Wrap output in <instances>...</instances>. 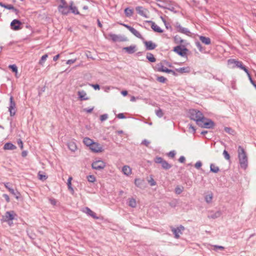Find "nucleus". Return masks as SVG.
Returning <instances> with one entry per match:
<instances>
[{
    "label": "nucleus",
    "instance_id": "nucleus-1",
    "mask_svg": "<svg viewBox=\"0 0 256 256\" xmlns=\"http://www.w3.org/2000/svg\"><path fill=\"white\" fill-rule=\"evenodd\" d=\"M238 156L242 168H246L248 166V158L244 148L240 146L238 147Z\"/></svg>",
    "mask_w": 256,
    "mask_h": 256
},
{
    "label": "nucleus",
    "instance_id": "nucleus-2",
    "mask_svg": "<svg viewBox=\"0 0 256 256\" xmlns=\"http://www.w3.org/2000/svg\"><path fill=\"white\" fill-rule=\"evenodd\" d=\"M188 114L190 118L196 121L197 124L202 122V118L204 115L200 111L194 109L190 110Z\"/></svg>",
    "mask_w": 256,
    "mask_h": 256
},
{
    "label": "nucleus",
    "instance_id": "nucleus-3",
    "mask_svg": "<svg viewBox=\"0 0 256 256\" xmlns=\"http://www.w3.org/2000/svg\"><path fill=\"white\" fill-rule=\"evenodd\" d=\"M198 125L202 128H212L214 126V123L212 120L206 118L204 116L202 118V122L198 124Z\"/></svg>",
    "mask_w": 256,
    "mask_h": 256
},
{
    "label": "nucleus",
    "instance_id": "nucleus-4",
    "mask_svg": "<svg viewBox=\"0 0 256 256\" xmlns=\"http://www.w3.org/2000/svg\"><path fill=\"white\" fill-rule=\"evenodd\" d=\"M154 162L156 164H160L162 168L164 170H169L172 168V165L168 164L162 157L156 156L154 159Z\"/></svg>",
    "mask_w": 256,
    "mask_h": 256
},
{
    "label": "nucleus",
    "instance_id": "nucleus-5",
    "mask_svg": "<svg viewBox=\"0 0 256 256\" xmlns=\"http://www.w3.org/2000/svg\"><path fill=\"white\" fill-rule=\"evenodd\" d=\"M92 166L94 170H100L106 167V163L102 160H98L92 163Z\"/></svg>",
    "mask_w": 256,
    "mask_h": 256
},
{
    "label": "nucleus",
    "instance_id": "nucleus-6",
    "mask_svg": "<svg viewBox=\"0 0 256 256\" xmlns=\"http://www.w3.org/2000/svg\"><path fill=\"white\" fill-rule=\"evenodd\" d=\"M16 104L14 100V98L10 96V106L8 107V111L10 113V116H13L15 115L16 112Z\"/></svg>",
    "mask_w": 256,
    "mask_h": 256
},
{
    "label": "nucleus",
    "instance_id": "nucleus-7",
    "mask_svg": "<svg viewBox=\"0 0 256 256\" xmlns=\"http://www.w3.org/2000/svg\"><path fill=\"white\" fill-rule=\"evenodd\" d=\"M136 10L138 14L140 16L145 18H148V10L147 9L144 8L142 6H138L136 8Z\"/></svg>",
    "mask_w": 256,
    "mask_h": 256
},
{
    "label": "nucleus",
    "instance_id": "nucleus-8",
    "mask_svg": "<svg viewBox=\"0 0 256 256\" xmlns=\"http://www.w3.org/2000/svg\"><path fill=\"white\" fill-rule=\"evenodd\" d=\"M174 51L176 52L178 55L184 56L186 55V52L188 49L185 48H182L180 46H178L174 48Z\"/></svg>",
    "mask_w": 256,
    "mask_h": 256
},
{
    "label": "nucleus",
    "instance_id": "nucleus-9",
    "mask_svg": "<svg viewBox=\"0 0 256 256\" xmlns=\"http://www.w3.org/2000/svg\"><path fill=\"white\" fill-rule=\"evenodd\" d=\"M90 149L94 152H100L104 150L100 144L96 142H92V144L91 145Z\"/></svg>",
    "mask_w": 256,
    "mask_h": 256
},
{
    "label": "nucleus",
    "instance_id": "nucleus-10",
    "mask_svg": "<svg viewBox=\"0 0 256 256\" xmlns=\"http://www.w3.org/2000/svg\"><path fill=\"white\" fill-rule=\"evenodd\" d=\"M22 24V23L20 20L14 19L10 23V28L12 30H18L22 28L20 27Z\"/></svg>",
    "mask_w": 256,
    "mask_h": 256
},
{
    "label": "nucleus",
    "instance_id": "nucleus-11",
    "mask_svg": "<svg viewBox=\"0 0 256 256\" xmlns=\"http://www.w3.org/2000/svg\"><path fill=\"white\" fill-rule=\"evenodd\" d=\"M176 27L177 29V30L178 32L185 34L187 36H190V31L187 28L182 27L180 23L176 22Z\"/></svg>",
    "mask_w": 256,
    "mask_h": 256
},
{
    "label": "nucleus",
    "instance_id": "nucleus-12",
    "mask_svg": "<svg viewBox=\"0 0 256 256\" xmlns=\"http://www.w3.org/2000/svg\"><path fill=\"white\" fill-rule=\"evenodd\" d=\"M143 43L144 44L146 49L148 50H153L156 47V44L151 40H144Z\"/></svg>",
    "mask_w": 256,
    "mask_h": 256
},
{
    "label": "nucleus",
    "instance_id": "nucleus-13",
    "mask_svg": "<svg viewBox=\"0 0 256 256\" xmlns=\"http://www.w3.org/2000/svg\"><path fill=\"white\" fill-rule=\"evenodd\" d=\"M14 214H15L14 211L6 212L5 214V216L3 217L4 221L8 222L13 220L14 218Z\"/></svg>",
    "mask_w": 256,
    "mask_h": 256
},
{
    "label": "nucleus",
    "instance_id": "nucleus-14",
    "mask_svg": "<svg viewBox=\"0 0 256 256\" xmlns=\"http://www.w3.org/2000/svg\"><path fill=\"white\" fill-rule=\"evenodd\" d=\"M122 50L128 54H132L136 51V46L131 45L130 46L124 47Z\"/></svg>",
    "mask_w": 256,
    "mask_h": 256
},
{
    "label": "nucleus",
    "instance_id": "nucleus-15",
    "mask_svg": "<svg viewBox=\"0 0 256 256\" xmlns=\"http://www.w3.org/2000/svg\"><path fill=\"white\" fill-rule=\"evenodd\" d=\"M86 214L88 216H90L93 218L94 219L98 220L99 218L98 216H96V214L95 212L92 211L90 208L88 207H86L83 210Z\"/></svg>",
    "mask_w": 256,
    "mask_h": 256
},
{
    "label": "nucleus",
    "instance_id": "nucleus-16",
    "mask_svg": "<svg viewBox=\"0 0 256 256\" xmlns=\"http://www.w3.org/2000/svg\"><path fill=\"white\" fill-rule=\"evenodd\" d=\"M228 64H234L236 66L242 69L244 66L242 64V62L236 60L234 59H230L228 60Z\"/></svg>",
    "mask_w": 256,
    "mask_h": 256
},
{
    "label": "nucleus",
    "instance_id": "nucleus-17",
    "mask_svg": "<svg viewBox=\"0 0 256 256\" xmlns=\"http://www.w3.org/2000/svg\"><path fill=\"white\" fill-rule=\"evenodd\" d=\"M147 22L151 24V28L156 32L162 33L163 30H162L158 26H157L155 22L151 20L146 21Z\"/></svg>",
    "mask_w": 256,
    "mask_h": 256
},
{
    "label": "nucleus",
    "instance_id": "nucleus-18",
    "mask_svg": "<svg viewBox=\"0 0 256 256\" xmlns=\"http://www.w3.org/2000/svg\"><path fill=\"white\" fill-rule=\"evenodd\" d=\"M110 38L112 40V41H114V42H117V41L122 42V41L126 40V38H122L121 36H120L118 35H116V34H110Z\"/></svg>",
    "mask_w": 256,
    "mask_h": 256
},
{
    "label": "nucleus",
    "instance_id": "nucleus-19",
    "mask_svg": "<svg viewBox=\"0 0 256 256\" xmlns=\"http://www.w3.org/2000/svg\"><path fill=\"white\" fill-rule=\"evenodd\" d=\"M58 12L62 14L67 15L70 12V4L62 6V8H58Z\"/></svg>",
    "mask_w": 256,
    "mask_h": 256
},
{
    "label": "nucleus",
    "instance_id": "nucleus-20",
    "mask_svg": "<svg viewBox=\"0 0 256 256\" xmlns=\"http://www.w3.org/2000/svg\"><path fill=\"white\" fill-rule=\"evenodd\" d=\"M74 14H79L80 12L77 8L74 6V2L72 1H70V11Z\"/></svg>",
    "mask_w": 256,
    "mask_h": 256
},
{
    "label": "nucleus",
    "instance_id": "nucleus-21",
    "mask_svg": "<svg viewBox=\"0 0 256 256\" xmlns=\"http://www.w3.org/2000/svg\"><path fill=\"white\" fill-rule=\"evenodd\" d=\"M122 172L124 175L128 176L132 174V168L128 166H124L122 168Z\"/></svg>",
    "mask_w": 256,
    "mask_h": 256
},
{
    "label": "nucleus",
    "instance_id": "nucleus-22",
    "mask_svg": "<svg viewBox=\"0 0 256 256\" xmlns=\"http://www.w3.org/2000/svg\"><path fill=\"white\" fill-rule=\"evenodd\" d=\"M78 94L79 98L81 100H88V98L86 96V94L84 90L78 91Z\"/></svg>",
    "mask_w": 256,
    "mask_h": 256
},
{
    "label": "nucleus",
    "instance_id": "nucleus-23",
    "mask_svg": "<svg viewBox=\"0 0 256 256\" xmlns=\"http://www.w3.org/2000/svg\"><path fill=\"white\" fill-rule=\"evenodd\" d=\"M221 214L222 213L220 211L218 210L215 212H210L208 216L210 218L215 219L216 218H219Z\"/></svg>",
    "mask_w": 256,
    "mask_h": 256
},
{
    "label": "nucleus",
    "instance_id": "nucleus-24",
    "mask_svg": "<svg viewBox=\"0 0 256 256\" xmlns=\"http://www.w3.org/2000/svg\"><path fill=\"white\" fill-rule=\"evenodd\" d=\"M16 148V146L10 142L6 143L4 146V150H14Z\"/></svg>",
    "mask_w": 256,
    "mask_h": 256
},
{
    "label": "nucleus",
    "instance_id": "nucleus-25",
    "mask_svg": "<svg viewBox=\"0 0 256 256\" xmlns=\"http://www.w3.org/2000/svg\"><path fill=\"white\" fill-rule=\"evenodd\" d=\"M176 70L180 74L189 73L190 72V68L189 66L182 67L176 68Z\"/></svg>",
    "mask_w": 256,
    "mask_h": 256
},
{
    "label": "nucleus",
    "instance_id": "nucleus-26",
    "mask_svg": "<svg viewBox=\"0 0 256 256\" xmlns=\"http://www.w3.org/2000/svg\"><path fill=\"white\" fill-rule=\"evenodd\" d=\"M200 40L202 43L206 45H208L211 43L210 39L208 37L200 36Z\"/></svg>",
    "mask_w": 256,
    "mask_h": 256
},
{
    "label": "nucleus",
    "instance_id": "nucleus-27",
    "mask_svg": "<svg viewBox=\"0 0 256 256\" xmlns=\"http://www.w3.org/2000/svg\"><path fill=\"white\" fill-rule=\"evenodd\" d=\"M68 148L72 152H75L77 149L76 144L73 142H70L68 143Z\"/></svg>",
    "mask_w": 256,
    "mask_h": 256
},
{
    "label": "nucleus",
    "instance_id": "nucleus-28",
    "mask_svg": "<svg viewBox=\"0 0 256 256\" xmlns=\"http://www.w3.org/2000/svg\"><path fill=\"white\" fill-rule=\"evenodd\" d=\"M124 12L126 16L128 18L131 17L134 14V10L130 8H126Z\"/></svg>",
    "mask_w": 256,
    "mask_h": 256
},
{
    "label": "nucleus",
    "instance_id": "nucleus-29",
    "mask_svg": "<svg viewBox=\"0 0 256 256\" xmlns=\"http://www.w3.org/2000/svg\"><path fill=\"white\" fill-rule=\"evenodd\" d=\"M94 142L92 139L86 137L83 140V142L84 144L90 148V147L91 145L92 144V142Z\"/></svg>",
    "mask_w": 256,
    "mask_h": 256
},
{
    "label": "nucleus",
    "instance_id": "nucleus-30",
    "mask_svg": "<svg viewBox=\"0 0 256 256\" xmlns=\"http://www.w3.org/2000/svg\"><path fill=\"white\" fill-rule=\"evenodd\" d=\"M172 231L173 234H174V237L176 238H178L180 237V234H182L180 232V228H172Z\"/></svg>",
    "mask_w": 256,
    "mask_h": 256
},
{
    "label": "nucleus",
    "instance_id": "nucleus-31",
    "mask_svg": "<svg viewBox=\"0 0 256 256\" xmlns=\"http://www.w3.org/2000/svg\"><path fill=\"white\" fill-rule=\"evenodd\" d=\"M4 8L8 10H12L16 14H17L19 12V10L18 9L16 8L12 4H5Z\"/></svg>",
    "mask_w": 256,
    "mask_h": 256
},
{
    "label": "nucleus",
    "instance_id": "nucleus-32",
    "mask_svg": "<svg viewBox=\"0 0 256 256\" xmlns=\"http://www.w3.org/2000/svg\"><path fill=\"white\" fill-rule=\"evenodd\" d=\"M146 58L150 62H154L156 61V58L154 57L153 54L150 52H147Z\"/></svg>",
    "mask_w": 256,
    "mask_h": 256
},
{
    "label": "nucleus",
    "instance_id": "nucleus-33",
    "mask_svg": "<svg viewBox=\"0 0 256 256\" xmlns=\"http://www.w3.org/2000/svg\"><path fill=\"white\" fill-rule=\"evenodd\" d=\"M144 183V180H141L140 178H136L134 180L135 185L138 188H141L142 187Z\"/></svg>",
    "mask_w": 256,
    "mask_h": 256
},
{
    "label": "nucleus",
    "instance_id": "nucleus-34",
    "mask_svg": "<svg viewBox=\"0 0 256 256\" xmlns=\"http://www.w3.org/2000/svg\"><path fill=\"white\" fill-rule=\"evenodd\" d=\"M130 32L134 35L136 37L139 38H142V37L141 35V34L137 30H136L135 28H132Z\"/></svg>",
    "mask_w": 256,
    "mask_h": 256
},
{
    "label": "nucleus",
    "instance_id": "nucleus-35",
    "mask_svg": "<svg viewBox=\"0 0 256 256\" xmlns=\"http://www.w3.org/2000/svg\"><path fill=\"white\" fill-rule=\"evenodd\" d=\"M220 168L218 166H215L214 164H212L210 165V171L214 172L217 173L219 172Z\"/></svg>",
    "mask_w": 256,
    "mask_h": 256
},
{
    "label": "nucleus",
    "instance_id": "nucleus-36",
    "mask_svg": "<svg viewBox=\"0 0 256 256\" xmlns=\"http://www.w3.org/2000/svg\"><path fill=\"white\" fill-rule=\"evenodd\" d=\"M128 206L132 208H136V200L132 198L128 200Z\"/></svg>",
    "mask_w": 256,
    "mask_h": 256
},
{
    "label": "nucleus",
    "instance_id": "nucleus-37",
    "mask_svg": "<svg viewBox=\"0 0 256 256\" xmlns=\"http://www.w3.org/2000/svg\"><path fill=\"white\" fill-rule=\"evenodd\" d=\"M72 180V178L69 177L68 180L67 185H68V190H70V192H72V194H73L74 192V190L72 186V182H71Z\"/></svg>",
    "mask_w": 256,
    "mask_h": 256
},
{
    "label": "nucleus",
    "instance_id": "nucleus-38",
    "mask_svg": "<svg viewBox=\"0 0 256 256\" xmlns=\"http://www.w3.org/2000/svg\"><path fill=\"white\" fill-rule=\"evenodd\" d=\"M164 68V67L162 62L158 63L156 66V70L158 72H162Z\"/></svg>",
    "mask_w": 256,
    "mask_h": 256
},
{
    "label": "nucleus",
    "instance_id": "nucleus-39",
    "mask_svg": "<svg viewBox=\"0 0 256 256\" xmlns=\"http://www.w3.org/2000/svg\"><path fill=\"white\" fill-rule=\"evenodd\" d=\"M8 191L16 196V199L19 198L20 193L18 191H15L13 188H8Z\"/></svg>",
    "mask_w": 256,
    "mask_h": 256
},
{
    "label": "nucleus",
    "instance_id": "nucleus-40",
    "mask_svg": "<svg viewBox=\"0 0 256 256\" xmlns=\"http://www.w3.org/2000/svg\"><path fill=\"white\" fill-rule=\"evenodd\" d=\"M48 57V54H44L40 58V60L39 61V64L41 66H43L44 62L46 60L47 58Z\"/></svg>",
    "mask_w": 256,
    "mask_h": 256
},
{
    "label": "nucleus",
    "instance_id": "nucleus-41",
    "mask_svg": "<svg viewBox=\"0 0 256 256\" xmlns=\"http://www.w3.org/2000/svg\"><path fill=\"white\" fill-rule=\"evenodd\" d=\"M8 68H10L12 72L16 74L18 72V68L16 64H10L8 66Z\"/></svg>",
    "mask_w": 256,
    "mask_h": 256
},
{
    "label": "nucleus",
    "instance_id": "nucleus-42",
    "mask_svg": "<svg viewBox=\"0 0 256 256\" xmlns=\"http://www.w3.org/2000/svg\"><path fill=\"white\" fill-rule=\"evenodd\" d=\"M156 114L158 118H162L164 116V112L160 108L156 110Z\"/></svg>",
    "mask_w": 256,
    "mask_h": 256
},
{
    "label": "nucleus",
    "instance_id": "nucleus-43",
    "mask_svg": "<svg viewBox=\"0 0 256 256\" xmlns=\"http://www.w3.org/2000/svg\"><path fill=\"white\" fill-rule=\"evenodd\" d=\"M88 180L90 182H94L96 180V178L93 175H89L87 176Z\"/></svg>",
    "mask_w": 256,
    "mask_h": 256
},
{
    "label": "nucleus",
    "instance_id": "nucleus-44",
    "mask_svg": "<svg viewBox=\"0 0 256 256\" xmlns=\"http://www.w3.org/2000/svg\"><path fill=\"white\" fill-rule=\"evenodd\" d=\"M156 80L158 82L162 83H164L166 80V78L163 76H158Z\"/></svg>",
    "mask_w": 256,
    "mask_h": 256
},
{
    "label": "nucleus",
    "instance_id": "nucleus-45",
    "mask_svg": "<svg viewBox=\"0 0 256 256\" xmlns=\"http://www.w3.org/2000/svg\"><path fill=\"white\" fill-rule=\"evenodd\" d=\"M212 198V194H210L206 195L205 197V200L206 202H208V203H210V202H211Z\"/></svg>",
    "mask_w": 256,
    "mask_h": 256
},
{
    "label": "nucleus",
    "instance_id": "nucleus-46",
    "mask_svg": "<svg viewBox=\"0 0 256 256\" xmlns=\"http://www.w3.org/2000/svg\"><path fill=\"white\" fill-rule=\"evenodd\" d=\"M223 155L224 158L226 160H229L230 159V156L228 152L226 150H224L223 152Z\"/></svg>",
    "mask_w": 256,
    "mask_h": 256
},
{
    "label": "nucleus",
    "instance_id": "nucleus-47",
    "mask_svg": "<svg viewBox=\"0 0 256 256\" xmlns=\"http://www.w3.org/2000/svg\"><path fill=\"white\" fill-rule=\"evenodd\" d=\"M183 190V188H181L180 186H177L175 188V192L176 194H180Z\"/></svg>",
    "mask_w": 256,
    "mask_h": 256
},
{
    "label": "nucleus",
    "instance_id": "nucleus-48",
    "mask_svg": "<svg viewBox=\"0 0 256 256\" xmlns=\"http://www.w3.org/2000/svg\"><path fill=\"white\" fill-rule=\"evenodd\" d=\"M148 183L151 186H154L156 185V182L152 176H150V179L148 180Z\"/></svg>",
    "mask_w": 256,
    "mask_h": 256
},
{
    "label": "nucleus",
    "instance_id": "nucleus-49",
    "mask_svg": "<svg viewBox=\"0 0 256 256\" xmlns=\"http://www.w3.org/2000/svg\"><path fill=\"white\" fill-rule=\"evenodd\" d=\"M38 178L42 181L46 180L47 178V176L46 175L40 174V172H38Z\"/></svg>",
    "mask_w": 256,
    "mask_h": 256
},
{
    "label": "nucleus",
    "instance_id": "nucleus-50",
    "mask_svg": "<svg viewBox=\"0 0 256 256\" xmlns=\"http://www.w3.org/2000/svg\"><path fill=\"white\" fill-rule=\"evenodd\" d=\"M108 114H102L100 116V120L102 122L108 119Z\"/></svg>",
    "mask_w": 256,
    "mask_h": 256
},
{
    "label": "nucleus",
    "instance_id": "nucleus-51",
    "mask_svg": "<svg viewBox=\"0 0 256 256\" xmlns=\"http://www.w3.org/2000/svg\"><path fill=\"white\" fill-rule=\"evenodd\" d=\"M196 45L197 48L199 50L200 52H202L203 51L202 46V44H200V43L199 42H196Z\"/></svg>",
    "mask_w": 256,
    "mask_h": 256
},
{
    "label": "nucleus",
    "instance_id": "nucleus-52",
    "mask_svg": "<svg viewBox=\"0 0 256 256\" xmlns=\"http://www.w3.org/2000/svg\"><path fill=\"white\" fill-rule=\"evenodd\" d=\"M60 2V4L58 6V8H60L62 6H64L68 5V4L64 0H61Z\"/></svg>",
    "mask_w": 256,
    "mask_h": 256
},
{
    "label": "nucleus",
    "instance_id": "nucleus-53",
    "mask_svg": "<svg viewBox=\"0 0 256 256\" xmlns=\"http://www.w3.org/2000/svg\"><path fill=\"white\" fill-rule=\"evenodd\" d=\"M224 131L226 132H227L228 134H232V132H234V130L230 128H229V127H225Z\"/></svg>",
    "mask_w": 256,
    "mask_h": 256
},
{
    "label": "nucleus",
    "instance_id": "nucleus-54",
    "mask_svg": "<svg viewBox=\"0 0 256 256\" xmlns=\"http://www.w3.org/2000/svg\"><path fill=\"white\" fill-rule=\"evenodd\" d=\"M202 166V163L200 161H198L195 164H194V167L196 168V169H199Z\"/></svg>",
    "mask_w": 256,
    "mask_h": 256
},
{
    "label": "nucleus",
    "instance_id": "nucleus-55",
    "mask_svg": "<svg viewBox=\"0 0 256 256\" xmlns=\"http://www.w3.org/2000/svg\"><path fill=\"white\" fill-rule=\"evenodd\" d=\"M94 109V107L85 108L84 109V111L86 112L87 113H90L92 112Z\"/></svg>",
    "mask_w": 256,
    "mask_h": 256
},
{
    "label": "nucleus",
    "instance_id": "nucleus-56",
    "mask_svg": "<svg viewBox=\"0 0 256 256\" xmlns=\"http://www.w3.org/2000/svg\"><path fill=\"white\" fill-rule=\"evenodd\" d=\"M168 156L173 158L176 155V152L174 150L170 151L168 153Z\"/></svg>",
    "mask_w": 256,
    "mask_h": 256
},
{
    "label": "nucleus",
    "instance_id": "nucleus-57",
    "mask_svg": "<svg viewBox=\"0 0 256 256\" xmlns=\"http://www.w3.org/2000/svg\"><path fill=\"white\" fill-rule=\"evenodd\" d=\"M175 40L177 41L178 42H180V43H182L184 42V40H182L179 36H176L174 37Z\"/></svg>",
    "mask_w": 256,
    "mask_h": 256
},
{
    "label": "nucleus",
    "instance_id": "nucleus-58",
    "mask_svg": "<svg viewBox=\"0 0 256 256\" xmlns=\"http://www.w3.org/2000/svg\"><path fill=\"white\" fill-rule=\"evenodd\" d=\"M49 201L50 203L53 206H55L56 204V200L54 198H50L49 199Z\"/></svg>",
    "mask_w": 256,
    "mask_h": 256
},
{
    "label": "nucleus",
    "instance_id": "nucleus-59",
    "mask_svg": "<svg viewBox=\"0 0 256 256\" xmlns=\"http://www.w3.org/2000/svg\"><path fill=\"white\" fill-rule=\"evenodd\" d=\"M18 146L20 147V149L22 150L24 148L23 142L20 139H18Z\"/></svg>",
    "mask_w": 256,
    "mask_h": 256
},
{
    "label": "nucleus",
    "instance_id": "nucleus-60",
    "mask_svg": "<svg viewBox=\"0 0 256 256\" xmlns=\"http://www.w3.org/2000/svg\"><path fill=\"white\" fill-rule=\"evenodd\" d=\"M248 79L250 81V82H251V84L256 88V82L253 80L252 79V78L251 76L250 75L248 76Z\"/></svg>",
    "mask_w": 256,
    "mask_h": 256
},
{
    "label": "nucleus",
    "instance_id": "nucleus-61",
    "mask_svg": "<svg viewBox=\"0 0 256 256\" xmlns=\"http://www.w3.org/2000/svg\"><path fill=\"white\" fill-rule=\"evenodd\" d=\"M150 144V142L146 139L144 140L142 142V144L146 146H148Z\"/></svg>",
    "mask_w": 256,
    "mask_h": 256
},
{
    "label": "nucleus",
    "instance_id": "nucleus-62",
    "mask_svg": "<svg viewBox=\"0 0 256 256\" xmlns=\"http://www.w3.org/2000/svg\"><path fill=\"white\" fill-rule=\"evenodd\" d=\"M120 25H122L123 26H124L125 28H128L130 31V30L132 28V27L128 25V24H122V23H119Z\"/></svg>",
    "mask_w": 256,
    "mask_h": 256
},
{
    "label": "nucleus",
    "instance_id": "nucleus-63",
    "mask_svg": "<svg viewBox=\"0 0 256 256\" xmlns=\"http://www.w3.org/2000/svg\"><path fill=\"white\" fill-rule=\"evenodd\" d=\"M2 196L4 198L7 202H10L9 196L7 194H3Z\"/></svg>",
    "mask_w": 256,
    "mask_h": 256
},
{
    "label": "nucleus",
    "instance_id": "nucleus-64",
    "mask_svg": "<svg viewBox=\"0 0 256 256\" xmlns=\"http://www.w3.org/2000/svg\"><path fill=\"white\" fill-rule=\"evenodd\" d=\"M117 118L120 119H123L126 118V116H124V114L123 113H120L118 114Z\"/></svg>",
    "mask_w": 256,
    "mask_h": 256
}]
</instances>
